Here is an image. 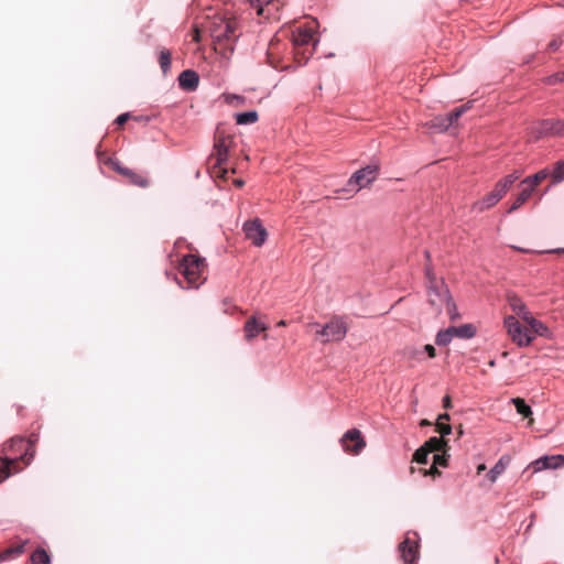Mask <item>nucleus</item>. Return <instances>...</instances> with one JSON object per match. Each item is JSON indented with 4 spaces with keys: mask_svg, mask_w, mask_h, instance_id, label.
Returning <instances> with one entry per match:
<instances>
[{
    "mask_svg": "<svg viewBox=\"0 0 564 564\" xmlns=\"http://www.w3.org/2000/svg\"><path fill=\"white\" fill-rule=\"evenodd\" d=\"M561 45L562 41L560 39H554L549 43L547 48L550 52H555L560 48Z\"/></svg>",
    "mask_w": 564,
    "mask_h": 564,
    "instance_id": "79ce46f5",
    "label": "nucleus"
},
{
    "mask_svg": "<svg viewBox=\"0 0 564 564\" xmlns=\"http://www.w3.org/2000/svg\"><path fill=\"white\" fill-rule=\"evenodd\" d=\"M208 29L216 50L223 53L234 50V43L240 35L235 17L215 15Z\"/></svg>",
    "mask_w": 564,
    "mask_h": 564,
    "instance_id": "7ed1b4c3",
    "label": "nucleus"
},
{
    "mask_svg": "<svg viewBox=\"0 0 564 564\" xmlns=\"http://www.w3.org/2000/svg\"><path fill=\"white\" fill-rule=\"evenodd\" d=\"M257 10L258 15H270L272 13V10L278 9V4L275 0H248Z\"/></svg>",
    "mask_w": 564,
    "mask_h": 564,
    "instance_id": "4be33fe9",
    "label": "nucleus"
},
{
    "mask_svg": "<svg viewBox=\"0 0 564 564\" xmlns=\"http://www.w3.org/2000/svg\"><path fill=\"white\" fill-rule=\"evenodd\" d=\"M107 164L115 170L118 174L126 177L132 185L145 188L150 185L149 178L134 170L123 166L117 159L110 158Z\"/></svg>",
    "mask_w": 564,
    "mask_h": 564,
    "instance_id": "9d476101",
    "label": "nucleus"
},
{
    "mask_svg": "<svg viewBox=\"0 0 564 564\" xmlns=\"http://www.w3.org/2000/svg\"><path fill=\"white\" fill-rule=\"evenodd\" d=\"M511 402L514 404L517 412L524 417L529 419V424L531 425L533 423L532 410L531 408L525 403V401L521 398H513Z\"/></svg>",
    "mask_w": 564,
    "mask_h": 564,
    "instance_id": "bb28decb",
    "label": "nucleus"
},
{
    "mask_svg": "<svg viewBox=\"0 0 564 564\" xmlns=\"http://www.w3.org/2000/svg\"><path fill=\"white\" fill-rule=\"evenodd\" d=\"M510 458L508 456H502L496 465L489 470L487 477L491 482H495L497 478L506 470Z\"/></svg>",
    "mask_w": 564,
    "mask_h": 564,
    "instance_id": "b1692460",
    "label": "nucleus"
},
{
    "mask_svg": "<svg viewBox=\"0 0 564 564\" xmlns=\"http://www.w3.org/2000/svg\"><path fill=\"white\" fill-rule=\"evenodd\" d=\"M506 326L512 341L519 347L529 346L536 336H551V330L540 319H509Z\"/></svg>",
    "mask_w": 564,
    "mask_h": 564,
    "instance_id": "20e7f679",
    "label": "nucleus"
},
{
    "mask_svg": "<svg viewBox=\"0 0 564 564\" xmlns=\"http://www.w3.org/2000/svg\"><path fill=\"white\" fill-rule=\"evenodd\" d=\"M564 131V122L554 119H545L532 124L531 132L536 139L546 134H560Z\"/></svg>",
    "mask_w": 564,
    "mask_h": 564,
    "instance_id": "f8f14e48",
    "label": "nucleus"
},
{
    "mask_svg": "<svg viewBox=\"0 0 564 564\" xmlns=\"http://www.w3.org/2000/svg\"><path fill=\"white\" fill-rule=\"evenodd\" d=\"M451 406H452L451 397L449 395H445L443 398V408L444 409H451Z\"/></svg>",
    "mask_w": 564,
    "mask_h": 564,
    "instance_id": "49530a36",
    "label": "nucleus"
},
{
    "mask_svg": "<svg viewBox=\"0 0 564 564\" xmlns=\"http://www.w3.org/2000/svg\"><path fill=\"white\" fill-rule=\"evenodd\" d=\"M532 193H533L532 187H528V186L523 187L522 191L520 192V194L518 195V197L514 199V202L510 206L508 212L512 213V212L517 210L518 208H520L530 198Z\"/></svg>",
    "mask_w": 564,
    "mask_h": 564,
    "instance_id": "cd10ccee",
    "label": "nucleus"
},
{
    "mask_svg": "<svg viewBox=\"0 0 564 564\" xmlns=\"http://www.w3.org/2000/svg\"><path fill=\"white\" fill-rule=\"evenodd\" d=\"M510 306L512 307L514 314L518 315V317H522V311L524 310V306L520 299L518 297H510L509 299ZM523 317H527L525 314Z\"/></svg>",
    "mask_w": 564,
    "mask_h": 564,
    "instance_id": "4c0bfd02",
    "label": "nucleus"
},
{
    "mask_svg": "<svg viewBox=\"0 0 564 564\" xmlns=\"http://www.w3.org/2000/svg\"><path fill=\"white\" fill-rule=\"evenodd\" d=\"M554 183L564 181V161H558L551 174Z\"/></svg>",
    "mask_w": 564,
    "mask_h": 564,
    "instance_id": "c9c22d12",
    "label": "nucleus"
},
{
    "mask_svg": "<svg viewBox=\"0 0 564 564\" xmlns=\"http://www.w3.org/2000/svg\"><path fill=\"white\" fill-rule=\"evenodd\" d=\"M424 475H430V476H432V477H436V476H440V475H441V471L437 469V466L433 464V465L430 467V469H426V470L424 471Z\"/></svg>",
    "mask_w": 564,
    "mask_h": 564,
    "instance_id": "37998d69",
    "label": "nucleus"
},
{
    "mask_svg": "<svg viewBox=\"0 0 564 564\" xmlns=\"http://www.w3.org/2000/svg\"><path fill=\"white\" fill-rule=\"evenodd\" d=\"M427 302L435 315L445 314L447 317H459L456 305L452 301L449 290L442 279H438L427 264L425 267Z\"/></svg>",
    "mask_w": 564,
    "mask_h": 564,
    "instance_id": "f257e3e1",
    "label": "nucleus"
},
{
    "mask_svg": "<svg viewBox=\"0 0 564 564\" xmlns=\"http://www.w3.org/2000/svg\"><path fill=\"white\" fill-rule=\"evenodd\" d=\"M278 326H286L285 319H280Z\"/></svg>",
    "mask_w": 564,
    "mask_h": 564,
    "instance_id": "864d4df0",
    "label": "nucleus"
},
{
    "mask_svg": "<svg viewBox=\"0 0 564 564\" xmlns=\"http://www.w3.org/2000/svg\"><path fill=\"white\" fill-rule=\"evenodd\" d=\"M449 414L447 413H443V414H440L438 417H437V421H442V422H445V421H449Z\"/></svg>",
    "mask_w": 564,
    "mask_h": 564,
    "instance_id": "de8ad7c7",
    "label": "nucleus"
},
{
    "mask_svg": "<svg viewBox=\"0 0 564 564\" xmlns=\"http://www.w3.org/2000/svg\"><path fill=\"white\" fill-rule=\"evenodd\" d=\"M22 470V467H17V458L0 457V484L13 474Z\"/></svg>",
    "mask_w": 564,
    "mask_h": 564,
    "instance_id": "6ab92c4d",
    "label": "nucleus"
},
{
    "mask_svg": "<svg viewBox=\"0 0 564 564\" xmlns=\"http://www.w3.org/2000/svg\"><path fill=\"white\" fill-rule=\"evenodd\" d=\"M159 64L164 74H166L171 66V52L167 48H161L159 53Z\"/></svg>",
    "mask_w": 564,
    "mask_h": 564,
    "instance_id": "2f4dec72",
    "label": "nucleus"
},
{
    "mask_svg": "<svg viewBox=\"0 0 564 564\" xmlns=\"http://www.w3.org/2000/svg\"><path fill=\"white\" fill-rule=\"evenodd\" d=\"M235 184H236L237 186H242L243 182H242V181H240V180H237V181H235Z\"/></svg>",
    "mask_w": 564,
    "mask_h": 564,
    "instance_id": "5fc2aeb1",
    "label": "nucleus"
},
{
    "mask_svg": "<svg viewBox=\"0 0 564 564\" xmlns=\"http://www.w3.org/2000/svg\"><path fill=\"white\" fill-rule=\"evenodd\" d=\"M341 445L346 452L357 455L366 446V442L361 435V432L357 429H352L343 435Z\"/></svg>",
    "mask_w": 564,
    "mask_h": 564,
    "instance_id": "4468645a",
    "label": "nucleus"
},
{
    "mask_svg": "<svg viewBox=\"0 0 564 564\" xmlns=\"http://www.w3.org/2000/svg\"><path fill=\"white\" fill-rule=\"evenodd\" d=\"M194 40H195V41H197V42L199 41V32H198V30H197V29L195 30V36H194Z\"/></svg>",
    "mask_w": 564,
    "mask_h": 564,
    "instance_id": "603ef678",
    "label": "nucleus"
},
{
    "mask_svg": "<svg viewBox=\"0 0 564 564\" xmlns=\"http://www.w3.org/2000/svg\"><path fill=\"white\" fill-rule=\"evenodd\" d=\"M484 470H486V466H485V464H480V465H478V467H477V473H478V474H481Z\"/></svg>",
    "mask_w": 564,
    "mask_h": 564,
    "instance_id": "8fccbe9b",
    "label": "nucleus"
},
{
    "mask_svg": "<svg viewBox=\"0 0 564 564\" xmlns=\"http://www.w3.org/2000/svg\"><path fill=\"white\" fill-rule=\"evenodd\" d=\"M243 231L246 238L257 247H261L268 237V232L259 219L246 221L243 225Z\"/></svg>",
    "mask_w": 564,
    "mask_h": 564,
    "instance_id": "ddd939ff",
    "label": "nucleus"
},
{
    "mask_svg": "<svg viewBox=\"0 0 564 564\" xmlns=\"http://www.w3.org/2000/svg\"><path fill=\"white\" fill-rule=\"evenodd\" d=\"M503 196L505 194L500 192L497 186H495V188L489 194L473 205V209L479 213L485 212L486 209L495 206Z\"/></svg>",
    "mask_w": 564,
    "mask_h": 564,
    "instance_id": "dca6fc26",
    "label": "nucleus"
},
{
    "mask_svg": "<svg viewBox=\"0 0 564 564\" xmlns=\"http://www.w3.org/2000/svg\"><path fill=\"white\" fill-rule=\"evenodd\" d=\"M424 350L427 352L430 358H434L436 356V350L434 346L427 344L424 346Z\"/></svg>",
    "mask_w": 564,
    "mask_h": 564,
    "instance_id": "c03bdc74",
    "label": "nucleus"
},
{
    "mask_svg": "<svg viewBox=\"0 0 564 564\" xmlns=\"http://www.w3.org/2000/svg\"><path fill=\"white\" fill-rule=\"evenodd\" d=\"M25 544H26V541L21 544H18V545L7 547L2 552H0V563L10 561L12 558H15V557H19L20 555H22L25 551V549H24Z\"/></svg>",
    "mask_w": 564,
    "mask_h": 564,
    "instance_id": "5701e85b",
    "label": "nucleus"
},
{
    "mask_svg": "<svg viewBox=\"0 0 564 564\" xmlns=\"http://www.w3.org/2000/svg\"><path fill=\"white\" fill-rule=\"evenodd\" d=\"M224 306H225L224 314L235 315L238 312V307L227 301H224Z\"/></svg>",
    "mask_w": 564,
    "mask_h": 564,
    "instance_id": "a19ab883",
    "label": "nucleus"
},
{
    "mask_svg": "<svg viewBox=\"0 0 564 564\" xmlns=\"http://www.w3.org/2000/svg\"><path fill=\"white\" fill-rule=\"evenodd\" d=\"M436 431L441 434L442 437H444L445 435L451 434L452 426L445 422L437 421L436 422Z\"/></svg>",
    "mask_w": 564,
    "mask_h": 564,
    "instance_id": "ea45409f",
    "label": "nucleus"
},
{
    "mask_svg": "<svg viewBox=\"0 0 564 564\" xmlns=\"http://www.w3.org/2000/svg\"><path fill=\"white\" fill-rule=\"evenodd\" d=\"M453 338V334L451 332V328L448 327L437 333L435 343L438 346H446L452 341Z\"/></svg>",
    "mask_w": 564,
    "mask_h": 564,
    "instance_id": "72a5a7b5",
    "label": "nucleus"
},
{
    "mask_svg": "<svg viewBox=\"0 0 564 564\" xmlns=\"http://www.w3.org/2000/svg\"><path fill=\"white\" fill-rule=\"evenodd\" d=\"M554 82H564V73L556 74L554 76Z\"/></svg>",
    "mask_w": 564,
    "mask_h": 564,
    "instance_id": "09e8293b",
    "label": "nucleus"
},
{
    "mask_svg": "<svg viewBox=\"0 0 564 564\" xmlns=\"http://www.w3.org/2000/svg\"><path fill=\"white\" fill-rule=\"evenodd\" d=\"M316 22L312 21L304 25L295 26L291 32L290 45L293 61L305 64L315 51L317 39L315 37Z\"/></svg>",
    "mask_w": 564,
    "mask_h": 564,
    "instance_id": "f03ea898",
    "label": "nucleus"
},
{
    "mask_svg": "<svg viewBox=\"0 0 564 564\" xmlns=\"http://www.w3.org/2000/svg\"><path fill=\"white\" fill-rule=\"evenodd\" d=\"M265 329L267 326L264 325L262 319H248L245 325L246 339L251 340L259 334L264 333Z\"/></svg>",
    "mask_w": 564,
    "mask_h": 564,
    "instance_id": "412c9836",
    "label": "nucleus"
},
{
    "mask_svg": "<svg viewBox=\"0 0 564 564\" xmlns=\"http://www.w3.org/2000/svg\"><path fill=\"white\" fill-rule=\"evenodd\" d=\"M129 118H130V115H129V113H122V115H120V116L117 118L116 122H117L119 126H122L123 123H126V122L129 120Z\"/></svg>",
    "mask_w": 564,
    "mask_h": 564,
    "instance_id": "a18cd8bd",
    "label": "nucleus"
},
{
    "mask_svg": "<svg viewBox=\"0 0 564 564\" xmlns=\"http://www.w3.org/2000/svg\"><path fill=\"white\" fill-rule=\"evenodd\" d=\"M469 109V105L466 104V105H463L456 109H454L452 112H449L448 115H446L447 117V121L449 122L451 127L454 126L456 123V121L460 118V116L463 113L466 112V110Z\"/></svg>",
    "mask_w": 564,
    "mask_h": 564,
    "instance_id": "f704fd0d",
    "label": "nucleus"
},
{
    "mask_svg": "<svg viewBox=\"0 0 564 564\" xmlns=\"http://www.w3.org/2000/svg\"><path fill=\"white\" fill-rule=\"evenodd\" d=\"M446 119H447L446 115L437 116V117L433 118L427 123V126H429V128L434 129L440 132L445 131L451 127L449 122Z\"/></svg>",
    "mask_w": 564,
    "mask_h": 564,
    "instance_id": "c756f323",
    "label": "nucleus"
},
{
    "mask_svg": "<svg viewBox=\"0 0 564 564\" xmlns=\"http://www.w3.org/2000/svg\"><path fill=\"white\" fill-rule=\"evenodd\" d=\"M420 425H421V426H429V425H431V422H430L429 420L424 419V420H422V421L420 422Z\"/></svg>",
    "mask_w": 564,
    "mask_h": 564,
    "instance_id": "3c124183",
    "label": "nucleus"
},
{
    "mask_svg": "<svg viewBox=\"0 0 564 564\" xmlns=\"http://www.w3.org/2000/svg\"><path fill=\"white\" fill-rule=\"evenodd\" d=\"M234 143V137L226 131L223 126H218L215 132V158L216 166H221L226 163L229 150Z\"/></svg>",
    "mask_w": 564,
    "mask_h": 564,
    "instance_id": "1a4fd4ad",
    "label": "nucleus"
},
{
    "mask_svg": "<svg viewBox=\"0 0 564 564\" xmlns=\"http://www.w3.org/2000/svg\"><path fill=\"white\" fill-rule=\"evenodd\" d=\"M267 56L269 63L274 68H288L290 67V62L293 59L291 48L289 50L288 43L282 42L279 37H274L271 40Z\"/></svg>",
    "mask_w": 564,
    "mask_h": 564,
    "instance_id": "6e6552de",
    "label": "nucleus"
},
{
    "mask_svg": "<svg viewBox=\"0 0 564 564\" xmlns=\"http://www.w3.org/2000/svg\"><path fill=\"white\" fill-rule=\"evenodd\" d=\"M460 435H463V429H462V426H459V429H458V436H460Z\"/></svg>",
    "mask_w": 564,
    "mask_h": 564,
    "instance_id": "6e6d98bb",
    "label": "nucleus"
},
{
    "mask_svg": "<svg viewBox=\"0 0 564 564\" xmlns=\"http://www.w3.org/2000/svg\"><path fill=\"white\" fill-rule=\"evenodd\" d=\"M423 446L427 449V452L433 453V452H442V451L446 449V447L448 445H447V441L444 440L443 437H431L430 440H427L424 443Z\"/></svg>",
    "mask_w": 564,
    "mask_h": 564,
    "instance_id": "a878e982",
    "label": "nucleus"
},
{
    "mask_svg": "<svg viewBox=\"0 0 564 564\" xmlns=\"http://www.w3.org/2000/svg\"><path fill=\"white\" fill-rule=\"evenodd\" d=\"M399 552L401 558L406 564H412L415 562L419 554V543L415 539H412L409 534L404 538V540L399 545Z\"/></svg>",
    "mask_w": 564,
    "mask_h": 564,
    "instance_id": "2eb2a0df",
    "label": "nucleus"
},
{
    "mask_svg": "<svg viewBox=\"0 0 564 564\" xmlns=\"http://www.w3.org/2000/svg\"><path fill=\"white\" fill-rule=\"evenodd\" d=\"M199 83V77L196 72L192 69L183 70L178 76L180 87L193 91L197 88Z\"/></svg>",
    "mask_w": 564,
    "mask_h": 564,
    "instance_id": "a211bd4d",
    "label": "nucleus"
},
{
    "mask_svg": "<svg viewBox=\"0 0 564 564\" xmlns=\"http://www.w3.org/2000/svg\"><path fill=\"white\" fill-rule=\"evenodd\" d=\"M430 452L424 446L417 448L413 454V460L417 464H426Z\"/></svg>",
    "mask_w": 564,
    "mask_h": 564,
    "instance_id": "e433bc0d",
    "label": "nucleus"
},
{
    "mask_svg": "<svg viewBox=\"0 0 564 564\" xmlns=\"http://www.w3.org/2000/svg\"><path fill=\"white\" fill-rule=\"evenodd\" d=\"M448 455L446 454V449L442 451V454H435L433 456L434 465L446 467L447 466Z\"/></svg>",
    "mask_w": 564,
    "mask_h": 564,
    "instance_id": "58836bf2",
    "label": "nucleus"
},
{
    "mask_svg": "<svg viewBox=\"0 0 564 564\" xmlns=\"http://www.w3.org/2000/svg\"><path fill=\"white\" fill-rule=\"evenodd\" d=\"M206 261L195 254H187L182 258L178 264V272L184 278L186 285L182 281L178 284L184 289H198L207 276L205 275Z\"/></svg>",
    "mask_w": 564,
    "mask_h": 564,
    "instance_id": "39448f33",
    "label": "nucleus"
},
{
    "mask_svg": "<svg viewBox=\"0 0 564 564\" xmlns=\"http://www.w3.org/2000/svg\"><path fill=\"white\" fill-rule=\"evenodd\" d=\"M564 466V455L544 456L533 463L534 471L544 468H558Z\"/></svg>",
    "mask_w": 564,
    "mask_h": 564,
    "instance_id": "f3484780",
    "label": "nucleus"
},
{
    "mask_svg": "<svg viewBox=\"0 0 564 564\" xmlns=\"http://www.w3.org/2000/svg\"><path fill=\"white\" fill-rule=\"evenodd\" d=\"M3 458L17 457V467L20 462L29 465L34 456L33 442L31 440L25 441L23 437L15 436L7 442L2 447Z\"/></svg>",
    "mask_w": 564,
    "mask_h": 564,
    "instance_id": "0eeeda50",
    "label": "nucleus"
},
{
    "mask_svg": "<svg viewBox=\"0 0 564 564\" xmlns=\"http://www.w3.org/2000/svg\"><path fill=\"white\" fill-rule=\"evenodd\" d=\"M258 120L257 111H247L236 115V122L238 124H249L254 123Z\"/></svg>",
    "mask_w": 564,
    "mask_h": 564,
    "instance_id": "7c9ffc66",
    "label": "nucleus"
},
{
    "mask_svg": "<svg viewBox=\"0 0 564 564\" xmlns=\"http://www.w3.org/2000/svg\"><path fill=\"white\" fill-rule=\"evenodd\" d=\"M449 328L453 334V337L459 339H470L477 334L478 330L477 326L471 323L462 324L458 326H451Z\"/></svg>",
    "mask_w": 564,
    "mask_h": 564,
    "instance_id": "aec40b11",
    "label": "nucleus"
},
{
    "mask_svg": "<svg viewBox=\"0 0 564 564\" xmlns=\"http://www.w3.org/2000/svg\"><path fill=\"white\" fill-rule=\"evenodd\" d=\"M425 256L427 259H430V252L429 251H425Z\"/></svg>",
    "mask_w": 564,
    "mask_h": 564,
    "instance_id": "4d7b16f0",
    "label": "nucleus"
},
{
    "mask_svg": "<svg viewBox=\"0 0 564 564\" xmlns=\"http://www.w3.org/2000/svg\"><path fill=\"white\" fill-rule=\"evenodd\" d=\"M550 175L547 170H541L535 173L533 176H529L521 182V185H525L528 187H532V192L535 186H538L542 181H544Z\"/></svg>",
    "mask_w": 564,
    "mask_h": 564,
    "instance_id": "393cba45",
    "label": "nucleus"
},
{
    "mask_svg": "<svg viewBox=\"0 0 564 564\" xmlns=\"http://www.w3.org/2000/svg\"><path fill=\"white\" fill-rule=\"evenodd\" d=\"M307 329L322 343H328L343 339L347 333V325L343 319H329L324 324L311 323L307 325Z\"/></svg>",
    "mask_w": 564,
    "mask_h": 564,
    "instance_id": "423d86ee",
    "label": "nucleus"
},
{
    "mask_svg": "<svg viewBox=\"0 0 564 564\" xmlns=\"http://www.w3.org/2000/svg\"><path fill=\"white\" fill-rule=\"evenodd\" d=\"M50 556L44 549L35 550L31 555L32 564H48Z\"/></svg>",
    "mask_w": 564,
    "mask_h": 564,
    "instance_id": "473e14b6",
    "label": "nucleus"
},
{
    "mask_svg": "<svg viewBox=\"0 0 564 564\" xmlns=\"http://www.w3.org/2000/svg\"><path fill=\"white\" fill-rule=\"evenodd\" d=\"M379 165L370 164L355 172L348 181L349 186H355L356 192L369 186L378 176Z\"/></svg>",
    "mask_w": 564,
    "mask_h": 564,
    "instance_id": "9b49d317",
    "label": "nucleus"
},
{
    "mask_svg": "<svg viewBox=\"0 0 564 564\" xmlns=\"http://www.w3.org/2000/svg\"><path fill=\"white\" fill-rule=\"evenodd\" d=\"M520 177V173L518 172H513L507 176H505L503 178H501L497 184L496 186L500 189V192H502L503 194H506L508 192V189L512 186V184Z\"/></svg>",
    "mask_w": 564,
    "mask_h": 564,
    "instance_id": "c85d7f7f",
    "label": "nucleus"
}]
</instances>
